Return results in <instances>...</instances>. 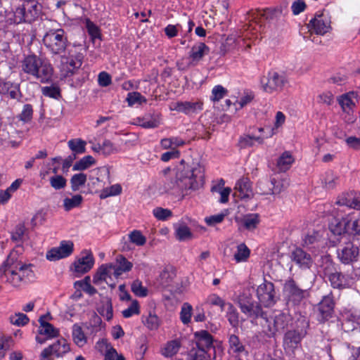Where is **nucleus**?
Returning <instances> with one entry per match:
<instances>
[{"mask_svg": "<svg viewBox=\"0 0 360 360\" xmlns=\"http://www.w3.org/2000/svg\"><path fill=\"white\" fill-rule=\"evenodd\" d=\"M335 301L333 294L325 295L318 304V320L325 322L329 320L333 315Z\"/></svg>", "mask_w": 360, "mask_h": 360, "instance_id": "nucleus-14", "label": "nucleus"}, {"mask_svg": "<svg viewBox=\"0 0 360 360\" xmlns=\"http://www.w3.org/2000/svg\"><path fill=\"white\" fill-rule=\"evenodd\" d=\"M325 277L328 278L333 288H348L353 285L352 279L347 276L343 275L340 272H325Z\"/></svg>", "mask_w": 360, "mask_h": 360, "instance_id": "nucleus-21", "label": "nucleus"}, {"mask_svg": "<svg viewBox=\"0 0 360 360\" xmlns=\"http://www.w3.org/2000/svg\"><path fill=\"white\" fill-rule=\"evenodd\" d=\"M144 324L150 330L157 329L160 325L159 318L155 314L150 312L148 317L144 321Z\"/></svg>", "mask_w": 360, "mask_h": 360, "instance_id": "nucleus-59", "label": "nucleus"}, {"mask_svg": "<svg viewBox=\"0 0 360 360\" xmlns=\"http://www.w3.org/2000/svg\"><path fill=\"white\" fill-rule=\"evenodd\" d=\"M86 181V175L84 173L74 174L71 179V188L73 191H77L79 187L84 186Z\"/></svg>", "mask_w": 360, "mask_h": 360, "instance_id": "nucleus-48", "label": "nucleus"}, {"mask_svg": "<svg viewBox=\"0 0 360 360\" xmlns=\"http://www.w3.org/2000/svg\"><path fill=\"white\" fill-rule=\"evenodd\" d=\"M294 161L292 154L289 151H285L278 158L276 167L280 172H285L290 168Z\"/></svg>", "mask_w": 360, "mask_h": 360, "instance_id": "nucleus-34", "label": "nucleus"}, {"mask_svg": "<svg viewBox=\"0 0 360 360\" xmlns=\"http://www.w3.org/2000/svg\"><path fill=\"white\" fill-rule=\"evenodd\" d=\"M63 68L66 70L67 75H72L82 65L83 56L78 53L76 56L71 54L68 50L66 53L60 56Z\"/></svg>", "mask_w": 360, "mask_h": 360, "instance_id": "nucleus-16", "label": "nucleus"}, {"mask_svg": "<svg viewBox=\"0 0 360 360\" xmlns=\"http://www.w3.org/2000/svg\"><path fill=\"white\" fill-rule=\"evenodd\" d=\"M210 52V48L202 42L193 45L189 52V57L193 64L198 63L205 55Z\"/></svg>", "mask_w": 360, "mask_h": 360, "instance_id": "nucleus-28", "label": "nucleus"}, {"mask_svg": "<svg viewBox=\"0 0 360 360\" xmlns=\"http://www.w3.org/2000/svg\"><path fill=\"white\" fill-rule=\"evenodd\" d=\"M259 215L257 213L246 214L240 219V223L243 226L249 231L255 229L259 224Z\"/></svg>", "mask_w": 360, "mask_h": 360, "instance_id": "nucleus-36", "label": "nucleus"}, {"mask_svg": "<svg viewBox=\"0 0 360 360\" xmlns=\"http://www.w3.org/2000/svg\"><path fill=\"white\" fill-rule=\"evenodd\" d=\"M279 11L276 9H266L261 10H251L248 13V18L250 21L254 22L259 27V31L261 32H265V25H262V20L264 19L268 22L274 20L277 18Z\"/></svg>", "mask_w": 360, "mask_h": 360, "instance_id": "nucleus-11", "label": "nucleus"}, {"mask_svg": "<svg viewBox=\"0 0 360 360\" xmlns=\"http://www.w3.org/2000/svg\"><path fill=\"white\" fill-rule=\"evenodd\" d=\"M180 348V343L174 340L168 342L162 350V354L165 356L169 357L176 354Z\"/></svg>", "mask_w": 360, "mask_h": 360, "instance_id": "nucleus-47", "label": "nucleus"}, {"mask_svg": "<svg viewBox=\"0 0 360 360\" xmlns=\"http://www.w3.org/2000/svg\"><path fill=\"white\" fill-rule=\"evenodd\" d=\"M189 360H210V355L203 349H195L193 348L189 353Z\"/></svg>", "mask_w": 360, "mask_h": 360, "instance_id": "nucleus-57", "label": "nucleus"}, {"mask_svg": "<svg viewBox=\"0 0 360 360\" xmlns=\"http://www.w3.org/2000/svg\"><path fill=\"white\" fill-rule=\"evenodd\" d=\"M98 312L107 321H110L113 316L112 305L109 298H105L101 302V305L97 309Z\"/></svg>", "mask_w": 360, "mask_h": 360, "instance_id": "nucleus-38", "label": "nucleus"}, {"mask_svg": "<svg viewBox=\"0 0 360 360\" xmlns=\"http://www.w3.org/2000/svg\"><path fill=\"white\" fill-rule=\"evenodd\" d=\"M0 95L19 101L22 97L20 85L0 78Z\"/></svg>", "mask_w": 360, "mask_h": 360, "instance_id": "nucleus-20", "label": "nucleus"}, {"mask_svg": "<svg viewBox=\"0 0 360 360\" xmlns=\"http://www.w3.org/2000/svg\"><path fill=\"white\" fill-rule=\"evenodd\" d=\"M257 296L259 302L266 307H271L276 302L274 285L264 280L257 289Z\"/></svg>", "mask_w": 360, "mask_h": 360, "instance_id": "nucleus-9", "label": "nucleus"}, {"mask_svg": "<svg viewBox=\"0 0 360 360\" xmlns=\"http://www.w3.org/2000/svg\"><path fill=\"white\" fill-rule=\"evenodd\" d=\"M250 250L245 243H240L237 246V251L234 254V259L236 262H245L250 257Z\"/></svg>", "mask_w": 360, "mask_h": 360, "instance_id": "nucleus-43", "label": "nucleus"}, {"mask_svg": "<svg viewBox=\"0 0 360 360\" xmlns=\"http://www.w3.org/2000/svg\"><path fill=\"white\" fill-rule=\"evenodd\" d=\"M72 338L75 343L79 346L82 347L86 342V338L82 328L77 324H75L72 327Z\"/></svg>", "mask_w": 360, "mask_h": 360, "instance_id": "nucleus-41", "label": "nucleus"}, {"mask_svg": "<svg viewBox=\"0 0 360 360\" xmlns=\"http://www.w3.org/2000/svg\"><path fill=\"white\" fill-rule=\"evenodd\" d=\"M228 352L232 356L240 359L248 356V352L246 347L240 340L238 336L235 334L230 335L229 337Z\"/></svg>", "mask_w": 360, "mask_h": 360, "instance_id": "nucleus-22", "label": "nucleus"}, {"mask_svg": "<svg viewBox=\"0 0 360 360\" xmlns=\"http://www.w3.org/2000/svg\"><path fill=\"white\" fill-rule=\"evenodd\" d=\"M126 101L129 106H132L136 103L141 104L146 103V99L139 92H129L127 94Z\"/></svg>", "mask_w": 360, "mask_h": 360, "instance_id": "nucleus-51", "label": "nucleus"}, {"mask_svg": "<svg viewBox=\"0 0 360 360\" xmlns=\"http://www.w3.org/2000/svg\"><path fill=\"white\" fill-rule=\"evenodd\" d=\"M319 239L320 236L318 232L312 231L311 233H308L303 240L304 245L307 247L314 245L319 242Z\"/></svg>", "mask_w": 360, "mask_h": 360, "instance_id": "nucleus-64", "label": "nucleus"}, {"mask_svg": "<svg viewBox=\"0 0 360 360\" xmlns=\"http://www.w3.org/2000/svg\"><path fill=\"white\" fill-rule=\"evenodd\" d=\"M134 124L145 129H153L160 125V120L158 117L144 116L136 118Z\"/></svg>", "mask_w": 360, "mask_h": 360, "instance_id": "nucleus-35", "label": "nucleus"}, {"mask_svg": "<svg viewBox=\"0 0 360 360\" xmlns=\"http://www.w3.org/2000/svg\"><path fill=\"white\" fill-rule=\"evenodd\" d=\"M297 323L300 325L286 331L283 338V349L289 355H294L295 351L301 347L302 340L306 335V328L309 326L308 321L303 319H299Z\"/></svg>", "mask_w": 360, "mask_h": 360, "instance_id": "nucleus-6", "label": "nucleus"}, {"mask_svg": "<svg viewBox=\"0 0 360 360\" xmlns=\"http://www.w3.org/2000/svg\"><path fill=\"white\" fill-rule=\"evenodd\" d=\"M139 313V304L137 300H134L127 309L122 311V315L124 318H129Z\"/></svg>", "mask_w": 360, "mask_h": 360, "instance_id": "nucleus-63", "label": "nucleus"}, {"mask_svg": "<svg viewBox=\"0 0 360 360\" xmlns=\"http://www.w3.org/2000/svg\"><path fill=\"white\" fill-rule=\"evenodd\" d=\"M338 203L345 205L348 208L360 210V195L352 198L351 196L342 197L338 199Z\"/></svg>", "mask_w": 360, "mask_h": 360, "instance_id": "nucleus-45", "label": "nucleus"}, {"mask_svg": "<svg viewBox=\"0 0 360 360\" xmlns=\"http://www.w3.org/2000/svg\"><path fill=\"white\" fill-rule=\"evenodd\" d=\"M133 264L128 261L126 257L122 255L117 256L115 264H114L112 275L118 278L122 274L129 272L131 270Z\"/></svg>", "mask_w": 360, "mask_h": 360, "instance_id": "nucleus-27", "label": "nucleus"}, {"mask_svg": "<svg viewBox=\"0 0 360 360\" xmlns=\"http://www.w3.org/2000/svg\"><path fill=\"white\" fill-rule=\"evenodd\" d=\"M344 206L345 205H340V203H338V200L336 202V206L332 207L330 205H326L324 206V212L326 213V215L333 217L335 219H343V218H345V215L343 214L344 210L342 209Z\"/></svg>", "mask_w": 360, "mask_h": 360, "instance_id": "nucleus-39", "label": "nucleus"}, {"mask_svg": "<svg viewBox=\"0 0 360 360\" xmlns=\"http://www.w3.org/2000/svg\"><path fill=\"white\" fill-rule=\"evenodd\" d=\"M49 314L41 316L39 322L40 323V329L39 333L41 335H46L49 338H55L58 335V330L54 326L45 321Z\"/></svg>", "mask_w": 360, "mask_h": 360, "instance_id": "nucleus-29", "label": "nucleus"}, {"mask_svg": "<svg viewBox=\"0 0 360 360\" xmlns=\"http://www.w3.org/2000/svg\"><path fill=\"white\" fill-rule=\"evenodd\" d=\"M286 83L285 76L275 71L269 72L267 78L262 80L264 91L269 94L281 91Z\"/></svg>", "mask_w": 360, "mask_h": 360, "instance_id": "nucleus-10", "label": "nucleus"}, {"mask_svg": "<svg viewBox=\"0 0 360 360\" xmlns=\"http://www.w3.org/2000/svg\"><path fill=\"white\" fill-rule=\"evenodd\" d=\"M34 278L31 264H26L20 259L18 251L13 250L0 266V282L18 287Z\"/></svg>", "mask_w": 360, "mask_h": 360, "instance_id": "nucleus-2", "label": "nucleus"}, {"mask_svg": "<svg viewBox=\"0 0 360 360\" xmlns=\"http://www.w3.org/2000/svg\"><path fill=\"white\" fill-rule=\"evenodd\" d=\"M347 215L343 219H336L335 223L331 222L329 225V229L332 233L335 236H342L347 233Z\"/></svg>", "mask_w": 360, "mask_h": 360, "instance_id": "nucleus-33", "label": "nucleus"}, {"mask_svg": "<svg viewBox=\"0 0 360 360\" xmlns=\"http://www.w3.org/2000/svg\"><path fill=\"white\" fill-rule=\"evenodd\" d=\"M228 91L221 85H217L214 86L212 90L211 100L214 102H218L226 96Z\"/></svg>", "mask_w": 360, "mask_h": 360, "instance_id": "nucleus-52", "label": "nucleus"}, {"mask_svg": "<svg viewBox=\"0 0 360 360\" xmlns=\"http://www.w3.org/2000/svg\"><path fill=\"white\" fill-rule=\"evenodd\" d=\"M235 190V195L240 199H249L253 195L250 181L248 178L239 179L236 184Z\"/></svg>", "mask_w": 360, "mask_h": 360, "instance_id": "nucleus-26", "label": "nucleus"}, {"mask_svg": "<svg viewBox=\"0 0 360 360\" xmlns=\"http://www.w3.org/2000/svg\"><path fill=\"white\" fill-rule=\"evenodd\" d=\"M290 258L300 269L304 270L309 269L314 264L311 255L300 248H296L292 251Z\"/></svg>", "mask_w": 360, "mask_h": 360, "instance_id": "nucleus-18", "label": "nucleus"}, {"mask_svg": "<svg viewBox=\"0 0 360 360\" xmlns=\"http://www.w3.org/2000/svg\"><path fill=\"white\" fill-rule=\"evenodd\" d=\"M129 240L131 243L138 246L143 245L146 242V237L141 233L140 231L134 230L129 235Z\"/></svg>", "mask_w": 360, "mask_h": 360, "instance_id": "nucleus-54", "label": "nucleus"}, {"mask_svg": "<svg viewBox=\"0 0 360 360\" xmlns=\"http://www.w3.org/2000/svg\"><path fill=\"white\" fill-rule=\"evenodd\" d=\"M11 322L18 326H23L29 322L28 316L22 313L15 314L14 316H11Z\"/></svg>", "mask_w": 360, "mask_h": 360, "instance_id": "nucleus-62", "label": "nucleus"}, {"mask_svg": "<svg viewBox=\"0 0 360 360\" xmlns=\"http://www.w3.org/2000/svg\"><path fill=\"white\" fill-rule=\"evenodd\" d=\"M94 264V259L91 252H86V255L79 258L73 264L75 272L83 274L91 269Z\"/></svg>", "mask_w": 360, "mask_h": 360, "instance_id": "nucleus-24", "label": "nucleus"}, {"mask_svg": "<svg viewBox=\"0 0 360 360\" xmlns=\"http://www.w3.org/2000/svg\"><path fill=\"white\" fill-rule=\"evenodd\" d=\"M11 342L12 339L10 337H0V360L6 356V352L10 349V342Z\"/></svg>", "mask_w": 360, "mask_h": 360, "instance_id": "nucleus-61", "label": "nucleus"}, {"mask_svg": "<svg viewBox=\"0 0 360 360\" xmlns=\"http://www.w3.org/2000/svg\"><path fill=\"white\" fill-rule=\"evenodd\" d=\"M153 214L158 220L165 221L172 217V212L168 209L156 207L153 210Z\"/></svg>", "mask_w": 360, "mask_h": 360, "instance_id": "nucleus-60", "label": "nucleus"}, {"mask_svg": "<svg viewBox=\"0 0 360 360\" xmlns=\"http://www.w3.org/2000/svg\"><path fill=\"white\" fill-rule=\"evenodd\" d=\"M271 188L268 189H262L264 193H271V195L279 194L289 186V181L287 179L276 180L271 179Z\"/></svg>", "mask_w": 360, "mask_h": 360, "instance_id": "nucleus-31", "label": "nucleus"}, {"mask_svg": "<svg viewBox=\"0 0 360 360\" xmlns=\"http://www.w3.org/2000/svg\"><path fill=\"white\" fill-rule=\"evenodd\" d=\"M69 148L73 152L72 154H82L86 150V142L80 139H71L68 143Z\"/></svg>", "mask_w": 360, "mask_h": 360, "instance_id": "nucleus-46", "label": "nucleus"}, {"mask_svg": "<svg viewBox=\"0 0 360 360\" xmlns=\"http://www.w3.org/2000/svg\"><path fill=\"white\" fill-rule=\"evenodd\" d=\"M41 12L40 5L34 0H24L13 10V17L10 18L13 23H31L37 20Z\"/></svg>", "mask_w": 360, "mask_h": 360, "instance_id": "nucleus-5", "label": "nucleus"}, {"mask_svg": "<svg viewBox=\"0 0 360 360\" xmlns=\"http://www.w3.org/2000/svg\"><path fill=\"white\" fill-rule=\"evenodd\" d=\"M131 290L136 296L141 297H144L148 295L147 288L143 286L139 280H136L132 283Z\"/></svg>", "mask_w": 360, "mask_h": 360, "instance_id": "nucleus-53", "label": "nucleus"}, {"mask_svg": "<svg viewBox=\"0 0 360 360\" xmlns=\"http://www.w3.org/2000/svg\"><path fill=\"white\" fill-rule=\"evenodd\" d=\"M291 321L292 317L289 314L280 312L274 316L272 321L268 319V322L263 325V332L268 338H273L277 332L287 328Z\"/></svg>", "mask_w": 360, "mask_h": 360, "instance_id": "nucleus-8", "label": "nucleus"}, {"mask_svg": "<svg viewBox=\"0 0 360 360\" xmlns=\"http://www.w3.org/2000/svg\"><path fill=\"white\" fill-rule=\"evenodd\" d=\"M176 237L179 240H186L191 238L190 229L183 223L174 224Z\"/></svg>", "mask_w": 360, "mask_h": 360, "instance_id": "nucleus-40", "label": "nucleus"}, {"mask_svg": "<svg viewBox=\"0 0 360 360\" xmlns=\"http://www.w3.org/2000/svg\"><path fill=\"white\" fill-rule=\"evenodd\" d=\"M226 317L230 325L238 328L239 325V314L236 307L230 302H228L225 308Z\"/></svg>", "mask_w": 360, "mask_h": 360, "instance_id": "nucleus-37", "label": "nucleus"}, {"mask_svg": "<svg viewBox=\"0 0 360 360\" xmlns=\"http://www.w3.org/2000/svg\"><path fill=\"white\" fill-rule=\"evenodd\" d=\"M73 243L71 241H62L58 248L50 250L46 253V259L49 261H56L68 257L73 252Z\"/></svg>", "mask_w": 360, "mask_h": 360, "instance_id": "nucleus-17", "label": "nucleus"}, {"mask_svg": "<svg viewBox=\"0 0 360 360\" xmlns=\"http://www.w3.org/2000/svg\"><path fill=\"white\" fill-rule=\"evenodd\" d=\"M67 180L61 175H55L50 178V184L56 190L64 188L66 186Z\"/></svg>", "mask_w": 360, "mask_h": 360, "instance_id": "nucleus-55", "label": "nucleus"}, {"mask_svg": "<svg viewBox=\"0 0 360 360\" xmlns=\"http://www.w3.org/2000/svg\"><path fill=\"white\" fill-rule=\"evenodd\" d=\"M357 94L355 92H349L342 95L338 98L339 104L345 112H349L355 106Z\"/></svg>", "mask_w": 360, "mask_h": 360, "instance_id": "nucleus-32", "label": "nucleus"}, {"mask_svg": "<svg viewBox=\"0 0 360 360\" xmlns=\"http://www.w3.org/2000/svg\"><path fill=\"white\" fill-rule=\"evenodd\" d=\"M83 200L81 195H75L72 198H65L63 200V207L65 211H70L73 208L80 206Z\"/></svg>", "mask_w": 360, "mask_h": 360, "instance_id": "nucleus-44", "label": "nucleus"}, {"mask_svg": "<svg viewBox=\"0 0 360 360\" xmlns=\"http://www.w3.org/2000/svg\"><path fill=\"white\" fill-rule=\"evenodd\" d=\"M22 70L41 83H46L51 80L53 69L49 62L38 57L35 54H30L25 57L21 64Z\"/></svg>", "mask_w": 360, "mask_h": 360, "instance_id": "nucleus-3", "label": "nucleus"}, {"mask_svg": "<svg viewBox=\"0 0 360 360\" xmlns=\"http://www.w3.org/2000/svg\"><path fill=\"white\" fill-rule=\"evenodd\" d=\"M69 351L70 346L67 341L65 339H60L45 348L41 353V357L50 360L51 356L54 355L56 357H60Z\"/></svg>", "mask_w": 360, "mask_h": 360, "instance_id": "nucleus-15", "label": "nucleus"}, {"mask_svg": "<svg viewBox=\"0 0 360 360\" xmlns=\"http://www.w3.org/2000/svg\"><path fill=\"white\" fill-rule=\"evenodd\" d=\"M238 305L243 314L252 320L259 318L268 322L266 313L263 311L259 303L252 301L247 296H240L238 298Z\"/></svg>", "mask_w": 360, "mask_h": 360, "instance_id": "nucleus-7", "label": "nucleus"}, {"mask_svg": "<svg viewBox=\"0 0 360 360\" xmlns=\"http://www.w3.org/2000/svg\"><path fill=\"white\" fill-rule=\"evenodd\" d=\"M33 115V108L32 105L25 104L23 105L22 110L21 113L19 115V120L24 122H28L31 121Z\"/></svg>", "mask_w": 360, "mask_h": 360, "instance_id": "nucleus-58", "label": "nucleus"}, {"mask_svg": "<svg viewBox=\"0 0 360 360\" xmlns=\"http://www.w3.org/2000/svg\"><path fill=\"white\" fill-rule=\"evenodd\" d=\"M263 138L254 137L250 136H245L240 137L239 140V144L241 148L251 147L254 144V141H257L259 143H263Z\"/></svg>", "mask_w": 360, "mask_h": 360, "instance_id": "nucleus-56", "label": "nucleus"}, {"mask_svg": "<svg viewBox=\"0 0 360 360\" xmlns=\"http://www.w3.org/2000/svg\"><path fill=\"white\" fill-rule=\"evenodd\" d=\"M194 337L197 346L195 349H203L204 351L208 352L213 348V338L208 331L204 330L198 331L195 333Z\"/></svg>", "mask_w": 360, "mask_h": 360, "instance_id": "nucleus-23", "label": "nucleus"}, {"mask_svg": "<svg viewBox=\"0 0 360 360\" xmlns=\"http://www.w3.org/2000/svg\"><path fill=\"white\" fill-rule=\"evenodd\" d=\"M98 148L99 150H101V153L105 156L117 153L118 150L109 140H105L101 145L98 144Z\"/></svg>", "mask_w": 360, "mask_h": 360, "instance_id": "nucleus-50", "label": "nucleus"}, {"mask_svg": "<svg viewBox=\"0 0 360 360\" xmlns=\"http://www.w3.org/2000/svg\"><path fill=\"white\" fill-rule=\"evenodd\" d=\"M283 289L288 303H291L292 305L299 304L304 297L306 292V290L301 289L292 278L285 281Z\"/></svg>", "mask_w": 360, "mask_h": 360, "instance_id": "nucleus-12", "label": "nucleus"}, {"mask_svg": "<svg viewBox=\"0 0 360 360\" xmlns=\"http://www.w3.org/2000/svg\"><path fill=\"white\" fill-rule=\"evenodd\" d=\"M338 258L344 264H351L358 260L359 248L352 242L340 245L337 250Z\"/></svg>", "mask_w": 360, "mask_h": 360, "instance_id": "nucleus-13", "label": "nucleus"}, {"mask_svg": "<svg viewBox=\"0 0 360 360\" xmlns=\"http://www.w3.org/2000/svg\"><path fill=\"white\" fill-rule=\"evenodd\" d=\"M347 233L354 239H360V216L356 217L352 214H347Z\"/></svg>", "mask_w": 360, "mask_h": 360, "instance_id": "nucleus-30", "label": "nucleus"}, {"mask_svg": "<svg viewBox=\"0 0 360 360\" xmlns=\"http://www.w3.org/2000/svg\"><path fill=\"white\" fill-rule=\"evenodd\" d=\"M96 162L91 155H86L77 162L72 167L74 171H82L88 169Z\"/></svg>", "mask_w": 360, "mask_h": 360, "instance_id": "nucleus-42", "label": "nucleus"}, {"mask_svg": "<svg viewBox=\"0 0 360 360\" xmlns=\"http://www.w3.org/2000/svg\"><path fill=\"white\" fill-rule=\"evenodd\" d=\"M43 43L51 54L62 56L69 50L70 42L63 29L50 30L43 37Z\"/></svg>", "mask_w": 360, "mask_h": 360, "instance_id": "nucleus-4", "label": "nucleus"}, {"mask_svg": "<svg viewBox=\"0 0 360 360\" xmlns=\"http://www.w3.org/2000/svg\"><path fill=\"white\" fill-rule=\"evenodd\" d=\"M174 110L184 112L186 115L198 112L202 109V102L198 101H179L174 104Z\"/></svg>", "mask_w": 360, "mask_h": 360, "instance_id": "nucleus-25", "label": "nucleus"}, {"mask_svg": "<svg viewBox=\"0 0 360 360\" xmlns=\"http://www.w3.org/2000/svg\"><path fill=\"white\" fill-rule=\"evenodd\" d=\"M167 171L169 173L164 179L163 186L165 192L172 194L183 193L188 190L196 191L204 184L205 169L199 164L195 165L186 171L172 172L168 168L165 170V173Z\"/></svg>", "mask_w": 360, "mask_h": 360, "instance_id": "nucleus-1", "label": "nucleus"}, {"mask_svg": "<svg viewBox=\"0 0 360 360\" xmlns=\"http://www.w3.org/2000/svg\"><path fill=\"white\" fill-rule=\"evenodd\" d=\"M192 310L193 308L190 304L187 302L183 304L180 312V319L184 324H188L190 323Z\"/></svg>", "mask_w": 360, "mask_h": 360, "instance_id": "nucleus-49", "label": "nucleus"}, {"mask_svg": "<svg viewBox=\"0 0 360 360\" xmlns=\"http://www.w3.org/2000/svg\"><path fill=\"white\" fill-rule=\"evenodd\" d=\"M311 33L323 35L329 31L330 25L327 18L323 14L316 15L307 25Z\"/></svg>", "mask_w": 360, "mask_h": 360, "instance_id": "nucleus-19", "label": "nucleus"}]
</instances>
